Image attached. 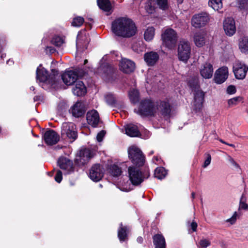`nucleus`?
Masks as SVG:
<instances>
[{"mask_svg": "<svg viewBox=\"0 0 248 248\" xmlns=\"http://www.w3.org/2000/svg\"><path fill=\"white\" fill-rule=\"evenodd\" d=\"M110 171L111 174L115 177H118L121 175L122 171L121 168L117 165L113 164L110 169Z\"/></svg>", "mask_w": 248, "mask_h": 248, "instance_id": "obj_39", "label": "nucleus"}, {"mask_svg": "<svg viewBox=\"0 0 248 248\" xmlns=\"http://www.w3.org/2000/svg\"><path fill=\"white\" fill-rule=\"evenodd\" d=\"M36 75L37 80L43 83L48 82L49 83V73L48 71L44 67H42L41 68H37Z\"/></svg>", "mask_w": 248, "mask_h": 248, "instance_id": "obj_27", "label": "nucleus"}, {"mask_svg": "<svg viewBox=\"0 0 248 248\" xmlns=\"http://www.w3.org/2000/svg\"><path fill=\"white\" fill-rule=\"evenodd\" d=\"M145 9L148 14H152L154 12L155 8L152 6V1L149 0L145 6Z\"/></svg>", "mask_w": 248, "mask_h": 248, "instance_id": "obj_47", "label": "nucleus"}, {"mask_svg": "<svg viewBox=\"0 0 248 248\" xmlns=\"http://www.w3.org/2000/svg\"><path fill=\"white\" fill-rule=\"evenodd\" d=\"M115 69L108 63L104 64L102 66V76L107 81H111L114 79Z\"/></svg>", "mask_w": 248, "mask_h": 248, "instance_id": "obj_21", "label": "nucleus"}, {"mask_svg": "<svg viewBox=\"0 0 248 248\" xmlns=\"http://www.w3.org/2000/svg\"><path fill=\"white\" fill-rule=\"evenodd\" d=\"M129 231V226L124 225L122 222L120 223L118 229V237L121 242H124L128 239Z\"/></svg>", "mask_w": 248, "mask_h": 248, "instance_id": "obj_24", "label": "nucleus"}, {"mask_svg": "<svg viewBox=\"0 0 248 248\" xmlns=\"http://www.w3.org/2000/svg\"><path fill=\"white\" fill-rule=\"evenodd\" d=\"M238 4L241 9H248V0H238Z\"/></svg>", "mask_w": 248, "mask_h": 248, "instance_id": "obj_50", "label": "nucleus"}, {"mask_svg": "<svg viewBox=\"0 0 248 248\" xmlns=\"http://www.w3.org/2000/svg\"><path fill=\"white\" fill-rule=\"evenodd\" d=\"M232 71L235 78L243 80L248 71V66L239 61H236L233 64Z\"/></svg>", "mask_w": 248, "mask_h": 248, "instance_id": "obj_9", "label": "nucleus"}, {"mask_svg": "<svg viewBox=\"0 0 248 248\" xmlns=\"http://www.w3.org/2000/svg\"><path fill=\"white\" fill-rule=\"evenodd\" d=\"M62 78L64 83L67 86L72 85L78 79V74L76 71L69 70L62 75Z\"/></svg>", "mask_w": 248, "mask_h": 248, "instance_id": "obj_17", "label": "nucleus"}, {"mask_svg": "<svg viewBox=\"0 0 248 248\" xmlns=\"http://www.w3.org/2000/svg\"><path fill=\"white\" fill-rule=\"evenodd\" d=\"M43 139L47 145L57 144L60 140L59 135L54 130L48 129L44 134Z\"/></svg>", "mask_w": 248, "mask_h": 248, "instance_id": "obj_13", "label": "nucleus"}, {"mask_svg": "<svg viewBox=\"0 0 248 248\" xmlns=\"http://www.w3.org/2000/svg\"><path fill=\"white\" fill-rule=\"evenodd\" d=\"M105 134H106V131L105 130H102L101 131H100L97 134V136H96L97 140L98 142L102 141Z\"/></svg>", "mask_w": 248, "mask_h": 248, "instance_id": "obj_53", "label": "nucleus"}, {"mask_svg": "<svg viewBox=\"0 0 248 248\" xmlns=\"http://www.w3.org/2000/svg\"><path fill=\"white\" fill-rule=\"evenodd\" d=\"M135 67V63L128 59H122L120 62V69L124 73H130L134 71Z\"/></svg>", "mask_w": 248, "mask_h": 248, "instance_id": "obj_22", "label": "nucleus"}, {"mask_svg": "<svg viewBox=\"0 0 248 248\" xmlns=\"http://www.w3.org/2000/svg\"><path fill=\"white\" fill-rule=\"evenodd\" d=\"M195 194L194 192H192L191 193V197L193 199H194L195 198Z\"/></svg>", "mask_w": 248, "mask_h": 248, "instance_id": "obj_63", "label": "nucleus"}, {"mask_svg": "<svg viewBox=\"0 0 248 248\" xmlns=\"http://www.w3.org/2000/svg\"><path fill=\"white\" fill-rule=\"evenodd\" d=\"M205 93L203 91L196 92L194 93L193 111L196 113L202 112L203 103L204 101Z\"/></svg>", "mask_w": 248, "mask_h": 248, "instance_id": "obj_14", "label": "nucleus"}, {"mask_svg": "<svg viewBox=\"0 0 248 248\" xmlns=\"http://www.w3.org/2000/svg\"><path fill=\"white\" fill-rule=\"evenodd\" d=\"M237 216V212H235L232 216L231 218L228 219L226 221L230 222L231 224H233L236 222Z\"/></svg>", "mask_w": 248, "mask_h": 248, "instance_id": "obj_54", "label": "nucleus"}, {"mask_svg": "<svg viewBox=\"0 0 248 248\" xmlns=\"http://www.w3.org/2000/svg\"><path fill=\"white\" fill-rule=\"evenodd\" d=\"M226 92L229 94H233L236 92L235 86L232 85H229L227 88Z\"/></svg>", "mask_w": 248, "mask_h": 248, "instance_id": "obj_52", "label": "nucleus"}, {"mask_svg": "<svg viewBox=\"0 0 248 248\" xmlns=\"http://www.w3.org/2000/svg\"><path fill=\"white\" fill-rule=\"evenodd\" d=\"M227 145H229V146H231V147H232L233 148H234L235 147V145L234 144H229V143H228L226 144Z\"/></svg>", "mask_w": 248, "mask_h": 248, "instance_id": "obj_64", "label": "nucleus"}, {"mask_svg": "<svg viewBox=\"0 0 248 248\" xmlns=\"http://www.w3.org/2000/svg\"><path fill=\"white\" fill-rule=\"evenodd\" d=\"M72 115L76 118L84 116L86 108L84 104L80 102H77L71 108Z\"/></svg>", "mask_w": 248, "mask_h": 248, "instance_id": "obj_23", "label": "nucleus"}, {"mask_svg": "<svg viewBox=\"0 0 248 248\" xmlns=\"http://www.w3.org/2000/svg\"><path fill=\"white\" fill-rule=\"evenodd\" d=\"M130 100L133 104H136L139 101V92L138 90H132L129 92Z\"/></svg>", "mask_w": 248, "mask_h": 248, "instance_id": "obj_38", "label": "nucleus"}, {"mask_svg": "<svg viewBox=\"0 0 248 248\" xmlns=\"http://www.w3.org/2000/svg\"><path fill=\"white\" fill-rule=\"evenodd\" d=\"M239 48L242 53L248 54V37L242 38L239 41Z\"/></svg>", "mask_w": 248, "mask_h": 248, "instance_id": "obj_34", "label": "nucleus"}, {"mask_svg": "<svg viewBox=\"0 0 248 248\" xmlns=\"http://www.w3.org/2000/svg\"><path fill=\"white\" fill-rule=\"evenodd\" d=\"M92 28V23L85 22V28L83 30H85L86 32V30H90Z\"/></svg>", "mask_w": 248, "mask_h": 248, "instance_id": "obj_58", "label": "nucleus"}, {"mask_svg": "<svg viewBox=\"0 0 248 248\" xmlns=\"http://www.w3.org/2000/svg\"><path fill=\"white\" fill-rule=\"evenodd\" d=\"M178 38V34L174 30L167 29L161 34L162 45L169 49H173L176 46Z\"/></svg>", "mask_w": 248, "mask_h": 248, "instance_id": "obj_5", "label": "nucleus"}, {"mask_svg": "<svg viewBox=\"0 0 248 248\" xmlns=\"http://www.w3.org/2000/svg\"><path fill=\"white\" fill-rule=\"evenodd\" d=\"M231 162L233 165H234L236 168H239V165L233 159L231 158Z\"/></svg>", "mask_w": 248, "mask_h": 248, "instance_id": "obj_61", "label": "nucleus"}, {"mask_svg": "<svg viewBox=\"0 0 248 248\" xmlns=\"http://www.w3.org/2000/svg\"><path fill=\"white\" fill-rule=\"evenodd\" d=\"M89 41V34L85 32V30H81L78 32L76 41L77 47H85V48H87Z\"/></svg>", "mask_w": 248, "mask_h": 248, "instance_id": "obj_18", "label": "nucleus"}, {"mask_svg": "<svg viewBox=\"0 0 248 248\" xmlns=\"http://www.w3.org/2000/svg\"><path fill=\"white\" fill-rule=\"evenodd\" d=\"M91 151L87 148L80 150L79 155L74 160L75 166L81 167L87 164L92 158Z\"/></svg>", "mask_w": 248, "mask_h": 248, "instance_id": "obj_10", "label": "nucleus"}, {"mask_svg": "<svg viewBox=\"0 0 248 248\" xmlns=\"http://www.w3.org/2000/svg\"><path fill=\"white\" fill-rule=\"evenodd\" d=\"M51 71V73L50 74H49V84L53 85L56 82V76L58 74V71L55 69H52Z\"/></svg>", "mask_w": 248, "mask_h": 248, "instance_id": "obj_43", "label": "nucleus"}, {"mask_svg": "<svg viewBox=\"0 0 248 248\" xmlns=\"http://www.w3.org/2000/svg\"><path fill=\"white\" fill-rule=\"evenodd\" d=\"M155 108L164 118H170L171 115L172 106L168 100H159L155 102Z\"/></svg>", "mask_w": 248, "mask_h": 248, "instance_id": "obj_8", "label": "nucleus"}, {"mask_svg": "<svg viewBox=\"0 0 248 248\" xmlns=\"http://www.w3.org/2000/svg\"><path fill=\"white\" fill-rule=\"evenodd\" d=\"M239 210L248 211V204L246 203V198L242 194L240 200Z\"/></svg>", "mask_w": 248, "mask_h": 248, "instance_id": "obj_41", "label": "nucleus"}, {"mask_svg": "<svg viewBox=\"0 0 248 248\" xmlns=\"http://www.w3.org/2000/svg\"><path fill=\"white\" fill-rule=\"evenodd\" d=\"M46 51H49L50 53H53L56 51V49L52 46H47L46 48Z\"/></svg>", "mask_w": 248, "mask_h": 248, "instance_id": "obj_59", "label": "nucleus"}, {"mask_svg": "<svg viewBox=\"0 0 248 248\" xmlns=\"http://www.w3.org/2000/svg\"><path fill=\"white\" fill-rule=\"evenodd\" d=\"M197 226H198L197 223L195 221H193L191 222V223L190 224V228H191V230H192V232H195L197 231Z\"/></svg>", "mask_w": 248, "mask_h": 248, "instance_id": "obj_57", "label": "nucleus"}, {"mask_svg": "<svg viewBox=\"0 0 248 248\" xmlns=\"http://www.w3.org/2000/svg\"><path fill=\"white\" fill-rule=\"evenodd\" d=\"M155 28L153 27H148L145 31L144 34V39L146 41H151L155 35Z\"/></svg>", "mask_w": 248, "mask_h": 248, "instance_id": "obj_37", "label": "nucleus"}, {"mask_svg": "<svg viewBox=\"0 0 248 248\" xmlns=\"http://www.w3.org/2000/svg\"><path fill=\"white\" fill-rule=\"evenodd\" d=\"M42 96L39 95H36L34 97L33 100L34 102L39 101L42 100Z\"/></svg>", "mask_w": 248, "mask_h": 248, "instance_id": "obj_60", "label": "nucleus"}, {"mask_svg": "<svg viewBox=\"0 0 248 248\" xmlns=\"http://www.w3.org/2000/svg\"><path fill=\"white\" fill-rule=\"evenodd\" d=\"M137 113L142 117H154L155 113V104L151 99H143L140 103Z\"/></svg>", "mask_w": 248, "mask_h": 248, "instance_id": "obj_4", "label": "nucleus"}, {"mask_svg": "<svg viewBox=\"0 0 248 248\" xmlns=\"http://www.w3.org/2000/svg\"><path fill=\"white\" fill-rule=\"evenodd\" d=\"M106 100L107 103L110 105H113L116 104V100L112 94H108L106 96Z\"/></svg>", "mask_w": 248, "mask_h": 248, "instance_id": "obj_48", "label": "nucleus"}, {"mask_svg": "<svg viewBox=\"0 0 248 248\" xmlns=\"http://www.w3.org/2000/svg\"><path fill=\"white\" fill-rule=\"evenodd\" d=\"M6 40L4 37L0 38V60H2L4 58L6 57L5 53H2L3 50V47L6 44Z\"/></svg>", "mask_w": 248, "mask_h": 248, "instance_id": "obj_46", "label": "nucleus"}, {"mask_svg": "<svg viewBox=\"0 0 248 248\" xmlns=\"http://www.w3.org/2000/svg\"><path fill=\"white\" fill-rule=\"evenodd\" d=\"M97 4L102 10L109 12L112 9V5L109 0H97Z\"/></svg>", "mask_w": 248, "mask_h": 248, "instance_id": "obj_32", "label": "nucleus"}, {"mask_svg": "<svg viewBox=\"0 0 248 248\" xmlns=\"http://www.w3.org/2000/svg\"><path fill=\"white\" fill-rule=\"evenodd\" d=\"M57 164L61 169L67 170L68 174H70L75 171V167L73 161L66 157H60L57 161Z\"/></svg>", "mask_w": 248, "mask_h": 248, "instance_id": "obj_16", "label": "nucleus"}, {"mask_svg": "<svg viewBox=\"0 0 248 248\" xmlns=\"http://www.w3.org/2000/svg\"><path fill=\"white\" fill-rule=\"evenodd\" d=\"M51 43L56 46H61L64 43L63 39L59 36H55L51 41Z\"/></svg>", "mask_w": 248, "mask_h": 248, "instance_id": "obj_44", "label": "nucleus"}, {"mask_svg": "<svg viewBox=\"0 0 248 248\" xmlns=\"http://www.w3.org/2000/svg\"><path fill=\"white\" fill-rule=\"evenodd\" d=\"M210 20L209 15L202 12L199 14L194 15L191 18V25L196 29H200L205 26Z\"/></svg>", "mask_w": 248, "mask_h": 248, "instance_id": "obj_7", "label": "nucleus"}, {"mask_svg": "<svg viewBox=\"0 0 248 248\" xmlns=\"http://www.w3.org/2000/svg\"><path fill=\"white\" fill-rule=\"evenodd\" d=\"M194 40L197 46H202L205 43L204 34L200 32L195 33Z\"/></svg>", "mask_w": 248, "mask_h": 248, "instance_id": "obj_33", "label": "nucleus"}, {"mask_svg": "<svg viewBox=\"0 0 248 248\" xmlns=\"http://www.w3.org/2000/svg\"><path fill=\"white\" fill-rule=\"evenodd\" d=\"M167 174V172L165 169L163 167H159L155 169L154 175L155 177L158 179H162L166 176Z\"/></svg>", "mask_w": 248, "mask_h": 248, "instance_id": "obj_35", "label": "nucleus"}, {"mask_svg": "<svg viewBox=\"0 0 248 248\" xmlns=\"http://www.w3.org/2000/svg\"><path fill=\"white\" fill-rule=\"evenodd\" d=\"M137 241L139 243H142L143 241V239L141 236H139L137 239Z\"/></svg>", "mask_w": 248, "mask_h": 248, "instance_id": "obj_62", "label": "nucleus"}, {"mask_svg": "<svg viewBox=\"0 0 248 248\" xmlns=\"http://www.w3.org/2000/svg\"><path fill=\"white\" fill-rule=\"evenodd\" d=\"M156 2L160 9L166 10L169 7L168 0H156Z\"/></svg>", "mask_w": 248, "mask_h": 248, "instance_id": "obj_45", "label": "nucleus"}, {"mask_svg": "<svg viewBox=\"0 0 248 248\" xmlns=\"http://www.w3.org/2000/svg\"><path fill=\"white\" fill-rule=\"evenodd\" d=\"M128 173L131 183L136 186L140 185L145 179L148 178L150 176L148 166L142 167L129 166L128 168Z\"/></svg>", "mask_w": 248, "mask_h": 248, "instance_id": "obj_2", "label": "nucleus"}, {"mask_svg": "<svg viewBox=\"0 0 248 248\" xmlns=\"http://www.w3.org/2000/svg\"><path fill=\"white\" fill-rule=\"evenodd\" d=\"M199 245L200 247L202 248H206L207 247L210 246L211 242L206 239H202L200 241Z\"/></svg>", "mask_w": 248, "mask_h": 248, "instance_id": "obj_49", "label": "nucleus"}, {"mask_svg": "<svg viewBox=\"0 0 248 248\" xmlns=\"http://www.w3.org/2000/svg\"><path fill=\"white\" fill-rule=\"evenodd\" d=\"M73 93L78 96H82L86 93L87 89L83 81L78 80L76 81L75 86L73 89Z\"/></svg>", "mask_w": 248, "mask_h": 248, "instance_id": "obj_28", "label": "nucleus"}, {"mask_svg": "<svg viewBox=\"0 0 248 248\" xmlns=\"http://www.w3.org/2000/svg\"><path fill=\"white\" fill-rule=\"evenodd\" d=\"M128 156L132 166L142 167L144 166H148L145 164V156L142 151L135 145L130 146L127 150Z\"/></svg>", "mask_w": 248, "mask_h": 248, "instance_id": "obj_3", "label": "nucleus"}, {"mask_svg": "<svg viewBox=\"0 0 248 248\" xmlns=\"http://www.w3.org/2000/svg\"><path fill=\"white\" fill-rule=\"evenodd\" d=\"M125 133L131 137H140L141 133L137 125L133 124H128L125 127Z\"/></svg>", "mask_w": 248, "mask_h": 248, "instance_id": "obj_30", "label": "nucleus"}, {"mask_svg": "<svg viewBox=\"0 0 248 248\" xmlns=\"http://www.w3.org/2000/svg\"><path fill=\"white\" fill-rule=\"evenodd\" d=\"M104 169L100 164L93 165L89 170V177L95 182L100 181L104 176Z\"/></svg>", "mask_w": 248, "mask_h": 248, "instance_id": "obj_11", "label": "nucleus"}, {"mask_svg": "<svg viewBox=\"0 0 248 248\" xmlns=\"http://www.w3.org/2000/svg\"><path fill=\"white\" fill-rule=\"evenodd\" d=\"M64 134L69 140H72V141L75 140L78 138L76 125L72 123H63L62 129V135Z\"/></svg>", "mask_w": 248, "mask_h": 248, "instance_id": "obj_12", "label": "nucleus"}, {"mask_svg": "<svg viewBox=\"0 0 248 248\" xmlns=\"http://www.w3.org/2000/svg\"><path fill=\"white\" fill-rule=\"evenodd\" d=\"M208 5L214 10L219 11L223 6L222 0H209Z\"/></svg>", "mask_w": 248, "mask_h": 248, "instance_id": "obj_36", "label": "nucleus"}, {"mask_svg": "<svg viewBox=\"0 0 248 248\" xmlns=\"http://www.w3.org/2000/svg\"><path fill=\"white\" fill-rule=\"evenodd\" d=\"M243 99L241 96H236L228 100V104L229 107H232L237 105Z\"/></svg>", "mask_w": 248, "mask_h": 248, "instance_id": "obj_40", "label": "nucleus"}, {"mask_svg": "<svg viewBox=\"0 0 248 248\" xmlns=\"http://www.w3.org/2000/svg\"><path fill=\"white\" fill-rule=\"evenodd\" d=\"M153 242L155 248H166L164 237L162 234H155L153 236Z\"/></svg>", "mask_w": 248, "mask_h": 248, "instance_id": "obj_29", "label": "nucleus"}, {"mask_svg": "<svg viewBox=\"0 0 248 248\" xmlns=\"http://www.w3.org/2000/svg\"><path fill=\"white\" fill-rule=\"evenodd\" d=\"M84 22V19L82 17L77 16L73 18L71 25L74 27H80Z\"/></svg>", "mask_w": 248, "mask_h": 248, "instance_id": "obj_42", "label": "nucleus"}, {"mask_svg": "<svg viewBox=\"0 0 248 248\" xmlns=\"http://www.w3.org/2000/svg\"><path fill=\"white\" fill-rule=\"evenodd\" d=\"M211 156L209 154L207 155V157L205 160L204 162L203 165L202 167L203 168L207 167L211 163Z\"/></svg>", "mask_w": 248, "mask_h": 248, "instance_id": "obj_55", "label": "nucleus"}, {"mask_svg": "<svg viewBox=\"0 0 248 248\" xmlns=\"http://www.w3.org/2000/svg\"><path fill=\"white\" fill-rule=\"evenodd\" d=\"M112 32L118 36L131 37L137 32V27L135 23L130 19L119 17L112 23Z\"/></svg>", "mask_w": 248, "mask_h": 248, "instance_id": "obj_1", "label": "nucleus"}, {"mask_svg": "<svg viewBox=\"0 0 248 248\" xmlns=\"http://www.w3.org/2000/svg\"><path fill=\"white\" fill-rule=\"evenodd\" d=\"M86 120L89 125L93 127H96L100 121V117L97 111L93 109L88 111L86 114Z\"/></svg>", "mask_w": 248, "mask_h": 248, "instance_id": "obj_20", "label": "nucleus"}, {"mask_svg": "<svg viewBox=\"0 0 248 248\" xmlns=\"http://www.w3.org/2000/svg\"><path fill=\"white\" fill-rule=\"evenodd\" d=\"M74 71H76L77 73L78 74V78H82L84 77L86 74V72L83 70V69H76L75 70H74Z\"/></svg>", "mask_w": 248, "mask_h": 248, "instance_id": "obj_56", "label": "nucleus"}, {"mask_svg": "<svg viewBox=\"0 0 248 248\" xmlns=\"http://www.w3.org/2000/svg\"><path fill=\"white\" fill-rule=\"evenodd\" d=\"M177 52L178 59L185 63H187L191 54V46L188 41H180L178 46Z\"/></svg>", "mask_w": 248, "mask_h": 248, "instance_id": "obj_6", "label": "nucleus"}, {"mask_svg": "<svg viewBox=\"0 0 248 248\" xmlns=\"http://www.w3.org/2000/svg\"><path fill=\"white\" fill-rule=\"evenodd\" d=\"M159 55L157 52L150 51L146 52L144 55V59L148 66L154 65L159 60Z\"/></svg>", "mask_w": 248, "mask_h": 248, "instance_id": "obj_26", "label": "nucleus"}, {"mask_svg": "<svg viewBox=\"0 0 248 248\" xmlns=\"http://www.w3.org/2000/svg\"><path fill=\"white\" fill-rule=\"evenodd\" d=\"M223 29L226 35H233L236 31L235 21L232 17H228L223 22Z\"/></svg>", "mask_w": 248, "mask_h": 248, "instance_id": "obj_19", "label": "nucleus"}, {"mask_svg": "<svg viewBox=\"0 0 248 248\" xmlns=\"http://www.w3.org/2000/svg\"><path fill=\"white\" fill-rule=\"evenodd\" d=\"M187 85L194 93H196V92L202 91L199 90L200 87L199 81L198 78L196 77H192L189 78L187 81Z\"/></svg>", "mask_w": 248, "mask_h": 248, "instance_id": "obj_31", "label": "nucleus"}, {"mask_svg": "<svg viewBox=\"0 0 248 248\" xmlns=\"http://www.w3.org/2000/svg\"><path fill=\"white\" fill-rule=\"evenodd\" d=\"M55 180L58 183H60L62 179V173L61 170H58L54 177Z\"/></svg>", "mask_w": 248, "mask_h": 248, "instance_id": "obj_51", "label": "nucleus"}, {"mask_svg": "<svg viewBox=\"0 0 248 248\" xmlns=\"http://www.w3.org/2000/svg\"><path fill=\"white\" fill-rule=\"evenodd\" d=\"M228 68L227 66L219 68L215 73L214 82L217 84L223 83L228 78Z\"/></svg>", "mask_w": 248, "mask_h": 248, "instance_id": "obj_15", "label": "nucleus"}, {"mask_svg": "<svg viewBox=\"0 0 248 248\" xmlns=\"http://www.w3.org/2000/svg\"><path fill=\"white\" fill-rule=\"evenodd\" d=\"M200 72L202 78L205 79L211 78L213 73L212 65L209 62H205L202 65Z\"/></svg>", "mask_w": 248, "mask_h": 248, "instance_id": "obj_25", "label": "nucleus"}]
</instances>
